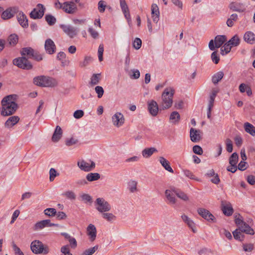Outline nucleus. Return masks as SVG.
<instances>
[{"label": "nucleus", "instance_id": "obj_18", "mask_svg": "<svg viewBox=\"0 0 255 255\" xmlns=\"http://www.w3.org/2000/svg\"><path fill=\"white\" fill-rule=\"evenodd\" d=\"M62 10L67 13L73 14L77 10L76 5L73 1L64 2Z\"/></svg>", "mask_w": 255, "mask_h": 255}, {"label": "nucleus", "instance_id": "obj_1", "mask_svg": "<svg viewBox=\"0 0 255 255\" xmlns=\"http://www.w3.org/2000/svg\"><path fill=\"white\" fill-rule=\"evenodd\" d=\"M17 96L10 95L5 96L1 100L2 110L1 115L3 116H8L13 114L18 108L15 101Z\"/></svg>", "mask_w": 255, "mask_h": 255}, {"label": "nucleus", "instance_id": "obj_48", "mask_svg": "<svg viewBox=\"0 0 255 255\" xmlns=\"http://www.w3.org/2000/svg\"><path fill=\"white\" fill-rule=\"evenodd\" d=\"M44 213L49 217H54L56 215V210L54 208H49L44 210Z\"/></svg>", "mask_w": 255, "mask_h": 255}, {"label": "nucleus", "instance_id": "obj_50", "mask_svg": "<svg viewBox=\"0 0 255 255\" xmlns=\"http://www.w3.org/2000/svg\"><path fill=\"white\" fill-rule=\"evenodd\" d=\"M240 39L239 37L235 35L228 42L233 46H237L240 44Z\"/></svg>", "mask_w": 255, "mask_h": 255}, {"label": "nucleus", "instance_id": "obj_5", "mask_svg": "<svg viewBox=\"0 0 255 255\" xmlns=\"http://www.w3.org/2000/svg\"><path fill=\"white\" fill-rule=\"evenodd\" d=\"M235 222L242 232L251 235H254V230L243 221V217L240 214L236 215Z\"/></svg>", "mask_w": 255, "mask_h": 255}, {"label": "nucleus", "instance_id": "obj_32", "mask_svg": "<svg viewBox=\"0 0 255 255\" xmlns=\"http://www.w3.org/2000/svg\"><path fill=\"white\" fill-rule=\"evenodd\" d=\"M156 152L157 150L155 147L146 148L142 151V155L145 158H149Z\"/></svg>", "mask_w": 255, "mask_h": 255}, {"label": "nucleus", "instance_id": "obj_10", "mask_svg": "<svg viewBox=\"0 0 255 255\" xmlns=\"http://www.w3.org/2000/svg\"><path fill=\"white\" fill-rule=\"evenodd\" d=\"M18 9L19 7L16 6L8 7L1 13V18L3 20H7L13 17L15 14L18 12Z\"/></svg>", "mask_w": 255, "mask_h": 255}, {"label": "nucleus", "instance_id": "obj_2", "mask_svg": "<svg viewBox=\"0 0 255 255\" xmlns=\"http://www.w3.org/2000/svg\"><path fill=\"white\" fill-rule=\"evenodd\" d=\"M174 94V90L171 87L167 88L164 90L160 103V108L162 110L168 109L172 106Z\"/></svg>", "mask_w": 255, "mask_h": 255}, {"label": "nucleus", "instance_id": "obj_11", "mask_svg": "<svg viewBox=\"0 0 255 255\" xmlns=\"http://www.w3.org/2000/svg\"><path fill=\"white\" fill-rule=\"evenodd\" d=\"M60 27L70 38L76 36L79 32L78 28L70 25L61 24Z\"/></svg>", "mask_w": 255, "mask_h": 255}, {"label": "nucleus", "instance_id": "obj_31", "mask_svg": "<svg viewBox=\"0 0 255 255\" xmlns=\"http://www.w3.org/2000/svg\"><path fill=\"white\" fill-rule=\"evenodd\" d=\"M180 120V116L177 112L174 111L171 113L169 117V121L171 123L176 125L179 123Z\"/></svg>", "mask_w": 255, "mask_h": 255}, {"label": "nucleus", "instance_id": "obj_38", "mask_svg": "<svg viewBox=\"0 0 255 255\" xmlns=\"http://www.w3.org/2000/svg\"><path fill=\"white\" fill-rule=\"evenodd\" d=\"M238 15L237 14H236V13L232 14L230 16V17L227 19V22H226L227 25L229 27H232L234 24V22L238 20Z\"/></svg>", "mask_w": 255, "mask_h": 255}, {"label": "nucleus", "instance_id": "obj_15", "mask_svg": "<svg viewBox=\"0 0 255 255\" xmlns=\"http://www.w3.org/2000/svg\"><path fill=\"white\" fill-rule=\"evenodd\" d=\"M58 226V224L51 223L50 220H44L36 223L33 227L34 231H38L47 227Z\"/></svg>", "mask_w": 255, "mask_h": 255}, {"label": "nucleus", "instance_id": "obj_33", "mask_svg": "<svg viewBox=\"0 0 255 255\" xmlns=\"http://www.w3.org/2000/svg\"><path fill=\"white\" fill-rule=\"evenodd\" d=\"M227 40L225 35H217L215 38V44L216 48L220 47Z\"/></svg>", "mask_w": 255, "mask_h": 255}, {"label": "nucleus", "instance_id": "obj_52", "mask_svg": "<svg viewBox=\"0 0 255 255\" xmlns=\"http://www.w3.org/2000/svg\"><path fill=\"white\" fill-rule=\"evenodd\" d=\"M66 198L70 200H75L76 199V195L73 191H68L63 194Z\"/></svg>", "mask_w": 255, "mask_h": 255}, {"label": "nucleus", "instance_id": "obj_40", "mask_svg": "<svg viewBox=\"0 0 255 255\" xmlns=\"http://www.w3.org/2000/svg\"><path fill=\"white\" fill-rule=\"evenodd\" d=\"M233 47L232 45H231L229 42L228 41L227 43H226L224 46H223L221 48V53L222 55H224L225 54H227L228 53H229L231 50V48Z\"/></svg>", "mask_w": 255, "mask_h": 255}, {"label": "nucleus", "instance_id": "obj_21", "mask_svg": "<svg viewBox=\"0 0 255 255\" xmlns=\"http://www.w3.org/2000/svg\"><path fill=\"white\" fill-rule=\"evenodd\" d=\"M87 234L89 237L90 241L95 240L97 236V230L96 227L93 224H90L87 228Z\"/></svg>", "mask_w": 255, "mask_h": 255}, {"label": "nucleus", "instance_id": "obj_3", "mask_svg": "<svg viewBox=\"0 0 255 255\" xmlns=\"http://www.w3.org/2000/svg\"><path fill=\"white\" fill-rule=\"evenodd\" d=\"M30 249L32 252L36 255H47L50 249L49 247L44 245L41 241L37 240L33 241L30 244Z\"/></svg>", "mask_w": 255, "mask_h": 255}, {"label": "nucleus", "instance_id": "obj_43", "mask_svg": "<svg viewBox=\"0 0 255 255\" xmlns=\"http://www.w3.org/2000/svg\"><path fill=\"white\" fill-rule=\"evenodd\" d=\"M102 217L109 222H112L116 219V217L111 213H102Z\"/></svg>", "mask_w": 255, "mask_h": 255}, {"label": "nucleus", "instance_id": "obj_19", "mask_svg": "<svg viewBox=\"0 0 255 255\" xmlns=\"http://www.w3.org/2000/svg\"><path fill=\"white\" fill-rule=\"evenodd\" d=\"M44 48L46 52L49 54H53L55 52L56 49L54 42L50 38L45 40Z\"/></svg>", "mask_w": 255, "mask_h": 255}, {"label": "nucleus", "instance_id": "obj_58", "mask_svg": "<svg viewBox=\"0 0 255 255\" xmlns=\"http://www.w3.org/2000/svg\"><path fill=\"white\" fill-rule=\"evenodd\" d=\"M98 5L99 11L100 12H104L106 7L105 2L104 0H100L99 1Z\"/></svg>", "mask_w": 255, "mask_h": 255}, {"label": "nucleus", "instance_id": "obj_51", "mask_svg": "<svg viewBox=\"0 0 255 255\" xmlns=\"http://www.w3.org/2000/svg\"><path fill=\"white\" fill-rule=\"evenodd\" d=\"M183 173H184V175L185 176H186L187 177H188L191 179H193V180L198 181V179L195 177V176L193 174V173L190 170H187V169L184 170Z\"/></svg>", "mask_w": 255, "mask_h": 255}, {"label": "nucleus", "instance_id": "obj_61", "mask_svg": "<svg viewBox=\"0 0 255 255\" xmlns=\"http://www.w3.org/2000/svg\"><path fill=\"white\" fill-rule=\"evenodd\" d=\"M88 32L90 33L91 36L94 39L97 38L99 36L98 32L92 27L89 28Z\"/></svg>", "mask_w": 255, "mask_h": 255}, {"label": "nucleus", "instance_id": "obj_12", "mask_svg": "<svg viewBox=\"0 0 255 255\" xmlns=\"http://www.w3.org/2000/svg\"><path fill=\"white\" fill-rule=\"evenodd\" d=\"M174 190H176L175 188H172L170 189H167L165 191V196L166 199V202L170 205H174L177 203V199L176 198L174 193Z\"/></svg>", "mask_w": 255, "mask_h": 255}, {"label": "nucleus", "instance_id": "obj_8", "mask_svg": "<svg viewBox=\"0 0 255 255\" xmlns=\"http://www.w3.org/2000/svg\"><path fill=\"white\" fill-rule=\"evenodd\" d=\"M77 166L82 171L89 172L93 170L96 167V164L93 160L88 161L81 159L77 162Z\"/></svg>", "mask_w": 255, "mask_h": 255}, {"label": "nucleus", "instance_id": "obj_53", "mask_svg": "<svg viewBox=\"0 0 255 255\" xmlns=\"http://www.w3.org/2000/svg\"><path fill=\"white\" fill-rule=\"evenodd\" d=\"M95 92L97 94V96L99 98H102L103 96L104 90L102 87L100 86H97L95 88Z\"/></svg>", "mask_w": 255, "mask_h": 255}, {"label": "nucleus", "instance_id": "obj_46", "mask_svg": "<svg viewBox=\"0 0 255 255\" xmlns=\"http://www.w3.org/2000/svg\"><path fill=\"white\" fill-rule=\"evenodd\" d=\"M18 36L15 34H11L8 37L7 40L10 45H15L18 42Z\"/></svg>", "mask_w": 255, "mask_h": 255}, {"label": "nucleus", "instance_id": "obj_4", "mask_svg": "<svg viewBox=\"0 0 255 255\" xmlns=\"http://www.w3.org/2000/svg\"><path fill=\"white\" fill-rule=\"evenodd\" d=\"M33 83L41 87H54L57 85V82L55 79L45 76L35 77L33 79Z\"/></svg>", "mask_w": 255, "mask_h": 255}, {"label": "nucleus", "instance_id": "obj_41", "mask_svg": "<svg viewBox=\"0 0 255 255\" xmlns=\"http://www.w3.org/2000/svg\"><path fill=\"white\" fill-rule=\"evenodd\" d=\"M137 182L134 180H130L128 183V189L131 193L137 191Z\"/></svg>", "mask_w": 255, "mask_h": 255}, {"label": "nucleus", "instance_id": "obj_34", "mask_svg": "<svg viewBox=\"0 0 255 255\" xmlns=\"http://www.w3.org/2000/svg\"><path fill=\"white\" fill-rule=\"evenodd\" d=\"M174 193L181 200L187 202L189 200V198L188 196L182 191L176 189V190H174Z\"/></svg>", "mask_w": 255, "mask_h": 255}, {"label": "nucleus", "instance_id": "obj_24", "mask_svg": "<svg viewBox=\"0 0 255 255\" xmlns=\"http://www.w3.org/2000/svg\"><path fill=\"white\" fill-rule=\"evenodd\" d=\"M151 8L153 21L155 23H157L159 19V10L158 7L156 4L153 3L151 5Z\"/></svg>", "mask_w": 255, "mask_h": 255}, {"label": "nucleus", "instance_id": "obj_6", "mask_svg": "<svg viewBox=\"0 0 255 255\" xmlns=\"http://www.w3.org/2000/svg\"><path fill=\"white\" fill-rule=\"evenodd\" d=\"M13 64L19 68L30 70L32 68L31 63L25 57L15 58L13 60Z\"/></svg>", "mask_w": 255, "mask_h": 255}, {"label": "nucleus", "instance_id": "obj_26", "mask_svg": "<svg viewBox=\"0 0 255 255\" xmlns=\"http://www.w3.org/2000/svg\"><path fill=\"white\" fill-rule=\"evenodd\" d=\"M33 51L34 49L31 47H24L21 49L20 54L22 57H25L28 59V58H32V56H33Z\"/></svg>", "mask_w": 255, "mask_h": 255}, {"label": "nucleus", "instance_id": "obj_36", "mask_svg": "<svg viewBox=\"0 0 255 255\" xmlns=\"http://www.w3.org/2000/svg\"><path fill=\"white\" fill-rule=\"evenodd\" d=\"M86 179L89 182L97 181L100 178V174L98 173H89L86 176Z\"/></svg>", "mask_w": 255, "mask_h": 255}, {"label": "nucleus", "instance_id": "obj_63", "mask_svg": "<svg viewBox=\"0 0 255 255\" xmlns=\"http://www.w3.org/2000/svg\"><path fill=\"white\" fill-rule=\"evenodd\" d=\"M12 248L16 255H24L23 252L20 250V248L18 247L15 244H12Z\"/></svg>", "mask_w": 255, "mask_h": 255}, {"label": "nucleus", "instance_id": "obj_44", "mask_svg": "<svg viewBox=\"0 0 255 255\" xmlns=\"http://www.w3.org/2000/svg\"><path fill=\"white\" fill-rule=\"evenodd\" d=\"M238 160V154L236 152H234L229 158V163L230 165H237Z\"/></svg>", "mask_w": 255, "mask_h": 255}, {"label": "nucleus", "instance_id": "obj_27", "mask_svg": "<svg viewBox=\"0 0 255 255\" xmlns=\"http://www.w3.org/2000/svg\"><path fill=\"white\" fill-rule=\"evenodd\" d=\"M183 221L187 224L188 227L192 230L194 233L196 232V226L194 222L185 215L181 216Z\"/></svg>", "mask_w": 255, "mask_h": 255}, {"label": "nucleus", "instance_id": "obj_64", "mask_svg": "<svg viewBox=\"0 0 255 255\" xmlns=\"http://www.w3.org/2000/svg\"><path fill=\"white\" fill-rule=\"evenodd\" d=\"M220 233L226 237L229 240H231L232 239V236L231 233L225 229L221 230Z\"/></svg>", "mask_w": 255, "mask_h": 255}, {"label": "nucleus", "instance_id": "obj_30", "mask_svg": "<svg viewBox=\"0 0 255 255\" xmlns=\"http://www.w3.org/2000/svg\"><path fill=\"white\" fill-rule=\"evenodd\" d=\"M244 39L248 43L253 44L255 41V35L252 31H247L244 34Z\"/></svg>", "mask_w": 255, "mask_h": 255}, {"label": "nucleus", "instance_id": "obj_49", "mask_svg": "<svg viewBox=\"0 0 255 255\" xmlns=\"http://www.w3.org/2000/svg\"><path fill=\"white\" fill-rule=\"evenodd\" d=\"M61 254L60 255H73L70 251V247L68 245L62 246L60 249Z\"/></svg>", "mask_w": 255, "mask_h": 255}, {"label": "nucleus", "instance_id": "obj_25", "mask_svg": "<svg viewBox=\"0 0 255 255\" xmlns=\"http://www.w3.org/2000/svg\"><path fill=\"white\" fill-rule=\"evenodd\" d=\"M19 121V118L16 116L10 117L5 123V127L10 128L16 125Z\"/></svg>", "mask_w": 255, "mask_h": 255}, {"label": "nucleus", "instance_id": "obj_57", "mask_svg": "<svg viewBox=\"0 0 255 255\" xmlns=\"http://www.w3.org/2000/svg\"><path fill=\"white\" fill-rule=\"evenodd\" d=\"M33 56H32V58L37 61H39L42 60L43 57L42 55L40 54L38 51H33Z\"/></svg>", "mask_w": 255, "mask_h": 255}, {"label": "nucleus", "instance_id": "obj_62", "mask_svg": "<svg viewBox=\"0 0 255 255\" xmlns=\"http://www.w3.org/2000/svg\"><path fill=\"white\" fill-rule=\"evenodd\" d=\"M104 52V47L103 45H100L98 48V57L100 61H102L103 60V54Z\"/></svg>", "mask_w": 255, "mask_h": 255}, {"label": "nucleus", "instance_id": "obj_17", "mask_svg": "<svg viewBox=\"0 0 255 255\" xmlns=\"http://www.w3.org/2000/svg\"><path fill=\"white\" fill-rule=\"evenodd\" d=\"M202 131L199 129L191 128L190 137L191 140L194 142H199L202 138Z\"/></svg>", "mask_w": 255, "mask_h": 255}, {"label": "nucleus", "instance_id": "obj_22", "mask_svg": "<svg viewBox=\"0 0 255 255\" xmlns=\"http://www.w3.org/2000/svg\"><path fill=\"white\" fill-rule=\"evenodd\" d=\"M222 210L223 213L228 216L232 215L233 213V209L231 204L226 202H222Z\"/></svg>", "mask_w": 255, "mask_h": 255}, {"label": "nucleus", "instance_id": "obj_60", "mask_svg": "<svg viewBox=\"0 0 255 255\" xmlns=\"http://www.w3.org/2000/svg\"><path fill=\"white\" fill-rule=\"evenodd\" d=\"M193 151L194 153L201 155L203 153V149L201 146L198 145H194L193 147Z\"/></svg>", "mask_w": 255, "mask_h": 255}, {"label": "nucleus", "instance_id": "obj_47", "mask_svg": "<svg viewBox=\"0 0 255 255\" xmlns=\"http://www.w3.org/2000/svg\"><path fill=\"white\" fill-rule=\"evenodd\" d=\"M98 246L96 245L93 248L85 250L81 255H92L98 249Z\"/></svg>", "mask_w": 255, "mask_h": 255}, {"label": "nucleus", "instance_id": "obj_35", "mask_svg": "<svg viewBox=\"0 0 255 255\" xmlns=\"http://www.w3.org/2000/svg\"><path fill=\"white\" fill-rule=\"evenodd\" d=\"M244 128L245 131L254 136L255 135V127L249 123H245L244 124Z\"/></svg>", "mask_w": 255, "mask_h": 255}, {"label": "nucleus", "instance_id": "obj_59", "mask_svg": "<svg viewBox=\"0 0 255 255\" xmlns=\"http://www.w3.org/2000/svg\"><path fill=\"white\" fill-rule=\"evenodd\" d=\"M211 59L212 61L215 63L218 64L220 60V57L218 55L217 51L213 52L211 54Z\"/></svg>", "mask_w": 255, "mask_h": 255}, {"label": "nucleus", "instance_id": "obj_16", "mask_svg": "<svg viewBox=\"0 0 255 255\" xmlns=\"http://www.w3.org/2000/svg\"><path fill=\"white\" fill-rule=\"evenodd\" d=\"M16 19L19 24L24 28H27L28 26V20L26 15L22 11L18 10L17 13Z\"/></svg>", "mask_w": 255, "mask_h": 255}, {"label": "nucleus", "instance_id": "obj_54", "mask_svg": "<svg viewBox=\"0 0 255 255\" xmlns=\"http://www.w3.org/2000/svg\"><path fill=\"white\" fill-rule=\"evenodd\" d=\"M142 42L140 38H136L133 42V47L136 50L139 49L141 46Z\"/></svg>", "mask_w": 255, "mask_h": 255}, {"label": "nucleus", "instance_id": "obj_39", "mask_svg": "<svg viewBox=\"0 0 255 255\" xmlns=\"http://www.w3.org/2000/svg\"><path fill=\"white\" fill-rule=\"evenodd\" d=\"M243 233V232L240 230V229H237L233 232L234 238L237 240L240 241H243L244 237V235L242 234Z\"/></svg>", "mask_w": 255, "mask_h": 255}, {"label": "nucleus", "instance_id": "obj_23", "mask_svg": "<svg viewBox=\"0 0 255 255\" xmlns=\"http://www.w3.org/2000/svg\"><path fill=\"white\" fill-rule=\"evenodd\" d=\"M229 7L233 11L239 12H243L246 9V8L243 3L237 2H233L231 3L229 5Z\"/></svg>", "mask_w": 255, "mask_h": 255}, {"label": "nucleus", "instance_id": "obj_13", "mask_svg": "<svg viewBox=\"0 0 255 255\" xmlns=\"http://www.w3.org/2000/svg\"><path fill=\"white\" fill-rule=\"evenodd\" d=\"M198 213L204 219L209 222H216L215 217L208 210L204 208H199L197 210Z\"/></svg>", "mask_w": 255, "mask_h": 255}, {"label": "nucleus", "instance_id": "obj_14", "mask_svg": "<svg viewBox=\"0 0 255 255\" xmlns=\"http://www.w3.org/2000/svg\"><path fill=\"white\" fill-rule=\"evenodd\" d=\"M113 125L117 127L122 126L125 123V118L124 115L120 112L116 113L112 118Z\"/></svg>", "mask_w": 255, "mask_h": 255}, {"label": "nucleus", "instance_id": "obj_20", "mask_svg": "<svg viewBox=\"0 0 255 255\" xmlns=\"http://www.w3.org/2000/svg\"><path fill=\"white\" fill-rule=\"evenodd\" d=\"M148 110L152 116H156L158 113V106L157 102L154 100L147 102Z\"/></svg>", "mask_w": 255, "mask_h": 255}, {"label": "nucleus", "instance_id": "obj_28", "mask_svg": "<svg viewBox=\"0 0 255 255\" xmlns=\"http://www.w3.org/2000/svg\"><path fill=\"white\" fill-rule=\"evenodd\" d=\"M159 161L161 165L164 168V169L169 171L170 173H173V170L170 165L169 162L166 160L164 157L160 156L159 158Z\"/></svg>", "mask_w": 255, "mask_h": 255}, {"label": "nucleus", "instance_id": "obj_9", "mask_svg": "<svg viewBox=\"0 0 255 255\" xmlns=\"http://www.w3.org/2000/svg\"><path fill=\"white\" fill-rule=\"evenodd\" d=\"M45 10L46 8L42 4L38 3L30 13V17L34 19H40L44 15Z\"/></svg>", "mask_w": 255, "mask_h": 255}, {"label": "nucleus", "instance_id": "obj_37", "mask_svg": "<svg viewBox=\"0 0 255 255\" xmlns=\"http://www.w3.org/2000/svg\"><path fill=\"white\" fill-rule=\"evenodd\" d=\"M224 73L219 71L215 73L212 77V81L214 84H217L223 78Z\"/></svg>", "mask_w": 255, "mask_h": 255}, {"label": "nucleus", "instance_id": "obj_45", "mask_svg": "<svg viewBox=\"0 0 255 255\" xmlns=\"http://www.w3.org/2000/svg\"><path fill=\"white\" fill-rule=\"evenodd\" d=\"M101 74H94L91 78L90 83L92 85H95L99 83Z\"/></svg>", "mask_w": 255, "mask_h": 255}, {"label": "nucleus", "instance_id": "obj_56", "mask_svg": "<svg viewBox=\"0 0 255 255\" xmlns=\"http://www.w3.org/2000/svg\"><path fill=\"white\" fill-rule=\"evenodd\" d=\"M243 250L246 252H251L254 249V246L251 244H245L243 245Z\"/></svg>", "mask_w": 255, "mask_h": 255}, {"label": "nucleus", "instance_id": "obj_7", "mask_svg": "<svg viewBox=\"0 0 255 255\" xmlns=\"http://www.w3.org/2000/svg\"><path fill=\"white\" fill-rule=\"evenodd\" d=\"M96 209L101 213L108 212L111 210L110 204L104 198H98L95 202Z\"/></svg>", "mask_w": 255, "mask_h": 255}, {"label": "nucleus", "instance_id": "obj_55", "mask_svg": "<svg viewBox=\"0 0 255 255\" xmlns=\"http://www.w3.org/2000/svg\"><path fill=\"white\" fill-rule=\"evenodd\" d=\"M49 180L50 181H53L54 178L59 175L57 173V171L54 168H51L49 170Z\"/></svg>", "mask_w": 255, "mask_h": 255}, {"label": "nucleus", "instance_id": "obj_42", "mask_svg": "<svg viewBox=\"0 0 255 255\" xmlns=\"http://www.w3.org/2000/svg\"><path fill=\"white\" fill-rule=\"evenodd\" d=\"M45 20L49 25H53L56 22V18L51 14H46L45 16Z\"/></svg>", "mask_w": 255, "mask_h": 255}, {"label": "nucleus", "instance_id": "obj_29", "mask_svg": "<svg viewBox=\"0 0 255 255\" xmlns=\"http://www.w3.org/2000/svg\"><path fill=\"white\" fill-rule=\"evenodd\" d=\"M62 134V130L61 128L59 126H56L52 137V140L54 142H57L61 138Z\"/></svg>", "mask_w": 255, "mask_h": 255}]
</instances>
